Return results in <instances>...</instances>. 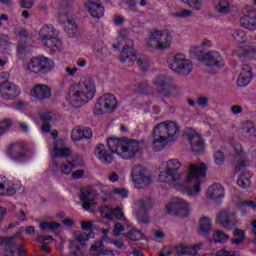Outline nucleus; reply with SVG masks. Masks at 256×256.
<instances>
[{
	"label": "nucleus",
	"instance_id": "obj_37",
	"mask_svg": "<svg viewBox=\"0 0 256 256\" xmlns=\"http://www.w3.org/2000/svg\"><path fill=\"white\" fill-rule=\"evenodd\" d=\"M233 238L231 239L230 243L232 245H243V243H245V237H246V233L245 230H241L239 228H235L232 232Z\"/></svg>",
	"mask_w": 256,
	"mask_h": 256
},
{
	"label": "nucleus",
	"instance_id": "obj_8",
	"mask_svg": "<svg viewBox=\"0 0 256 256\" xmlns=\"http://www.w3.org/2000/svg\"><path fill=\"white\" fill-rule=\"evenodd\" d=\"M59 36V31L51 24H45L40 28L39 38L41 39L43 45L52 49L53 51H59L61 49V40L57 38Z\"/></svg>",
	"mask_w": 256,
	"mask_h": 256
},
{
	"label": "nucleus",
	"instance_id": "obj_48",
	"mask_svg": "<svg viewBox=\"0 0 256 256\" xmlns=\"http://www.w3.org/2000/svg\"><path fill=\"white\" fill-rule=\"evenodd\" d=\"M136 63L141 71H147V69H149V60L143 55L136 56Z\"/></svg>",
	"mask_w": 256,
	"mask_h": 256
},
{
	"label": "nucleus",
	"instance_id": "obj_21",
	"mask_svg": "<svg viewBox=\"0 0 256 256\" xmlns=\"http://www.w3.org/2000/svg\"><path fill=\"white\" fill-rule=\"evenodd\" d=\"M187 137L190 143V147L194 153H201V151L205 149V140L203 139L201 133L195 130H191L187 134Z\"/></svg>",
	"mask_w": 256,
	"mask_h": 256
},
{
	"label": "nucleus",
	"instance_id": "obj_57",
	"mask_svg": "<svg viewBox=\"0 0 256 256\" xmlns=\"http://www.w3.org/2000/svg\"><path fill=\"white\" fill-rule=\"evenodd\" d=\"M80 227L82 231H87L88 233H93V223L90 221L81 222Z\"/></svg>",
	"mask_w": 256,
	"mask_h": 256
},
{
	"label": "nucleus",
	"instance_id": "obj_50",
	"mask_svg": "<svg viewBox=\"0 0 256 256\" xmlns=\"http://www.w3.org/2000/svg\"><path fill=\"white\" fill-rule=\"evenodd\" d=\"M125 214L123 213V208L116 207L112 209V214L110 215V221H114V219H123Z\"/></svg>",
	"mask_w": 256,
	"mask_h": 256
},
{
	"label": "nucleus",
	"instance_id": "obj_18",
	"mask_svg": "<svg viewBox=\"0 0 256 256\" xmlns=\"http://www.w3.org/2000/svg\"><path fill=\"white\" fill-rule=\"evenodd\" d=\"M19 189H21V183H15L6 177H0V195L3 197L15 195Z\"/></svg>",
	"mask_w": 256,
	"mask_h": 256
},
{
	"label": "nucleus",
	"instance_id": "obj_1",
	"mask_svg": "<svg viewBox=\"0 0 256 256\" xmlns=\"http://www.w3.org/2000/svg\"><path fill=\"white\" fill-rule=\"evenodd\" d=\"M181 167H183V164L176 158L163 162L159 167V182L165 183L169 187H176L178 191L185 193L188 197H197L201 193L203 179L207 177V164L192 163L187 166L185 183L193 185L190 187H183L179 184L181 177H183L179 172Z\"/></svg>",
	"mask_w": 256,
	"mask_h": 256
},
{
	"label": "nucleus",
	"instance_id": "obj_15",
	"mask_svg": "<svg viewBox=\"0 0 256 256\" xmlns=\"http://www.w3.org/2000/svg\"><path fill=\"white\" fill-rule=\"evenodd\" d=\"M153 85L162 97H173L177 93V88L171 85V79L167 76H157L153 80Z\"/></svg>",
	"mask_w": 256,
	"mask_h": 256
},
{
	"label": "nucleus",
	"instance_id": "obj_9",
	"mask_svg": "<svg viewBox=\"0 0 256 256\" xmlns=\"http://www.w3.org/2000/svg\"><path fill=\"white\" fill-rule=\"evenodd\" d=\"M52 69H55V63L44 56L32 58L26 66V71L35 75H47Z\"/></svg>",
	"mask_w": 256,
	"mask_h": 256
},
{
	"label": "nucleus",
	"instance_id": "obj_62",
	"mask_svg": "<svg viewBox=\"0 0 256 256\" xmlns=\"http://www.w3.org/2000/svg\"><path fill=\"white\" fill-rule=\"evenodd\" d=\"M199 107H207L209 105V98L208 97H199L197 100Z\"/></svg>",
	"mask_w": 256,
	"mask_h": 256
},
{
	"label": "nucleus",
	"instance_id": "obj_25",
	"mask_svg": "<svg viewBox=\"0 0 256 256\" xmlns=\"http://www.w3.org/2000/svg\"><path fill=\"white\" fill-rule=\"evenodd\" d=\"M201 249H203V243H198L192 246L187 244H179L175 247V252L177 255L197 256Z\"/></svg>",
	"mask_w": 256,
	"mask_h": 256
},
{
	"label": "nucleus",
	"instance_id": "obj_19",
	"mask_svg": "<svg viewBox=\"0 0 256 256\" xmlns=\"http://www.w3.org/2000/svg\"><path fill=\"white\" fill-rule=\"evenodd\" d=\"M71 153H73V151L70 147H67L65 145V140L59 139L54 144V149L52 150L51 158L52 161H55L57 157H60L61 159H68V157H71Z\"/></svg>",
	"mask_w": 256,
	"mask_h": 256
},
{
	"label": "nucleus",
	"instance_id": "obj_16",
	"mask_svg": "<svg viewBox=\"0 0 256 256\" xmlns=\"http://www.w3.org/2000/svg\"><path fill=\"white\" fill-rule=\"evenodd\" d=\"M72 237L73 239L69 241L68 247L81 251L83 247H87V241H89V239L95 238V233L73 232Z\"/></svg>",
	"mask_w": 256,
	"mask_h": 256
},
{
	"label": "nucleus",
	"instance_id": "obj_59",
	"mask_svg": "<svg viewBox=\"0 0 256 256\" xmlns=\"http://www.w3.org/2000/svg\"><path fill=\"white\" fill-rule=\"evenodd\" d=\"M9 83V73L2 72L0 73V88L7 85Z\"/></svg>",
	"mask_w": 256,
	"mask_h": 256
},
{
	"label": "nucleus",
	"instance_id": "obj_27",
	"mask_svg": "<svg viewBox=\"0 0 256 256\" xmlns=\"http://www.w3.org/2000/svg\"><path fill=\"white\" fill-rule=\"evenodd\" d=\"M0 91L3 93L2 99H5L6 101H11L16 97H19L21 93L19 87L11 82H8L7 84H4V86L0 87Z\"/></svg>",
	"mask_w": 256,
	"mask_h": 256
},
{
	"label": "nucleus",
	"instance_id": "obj_38",
	"mask_svg": "<svg viewBox=\"0 0 256 256\" xmlns=\"http://www.w3.org/2000/svg\"><path fill=\"white\" fill-rule=\"evenodd\" d=\"M205 53L206 52L201 45L191 46L189 50L190 57H192V59H197L198 61H201V63L203 62Z\"/></svg>",
	"mask_w": 256,
	"mask_h": 256
},
{
	"label": "nucleus",
	"instance_id": "obj_10",
	"mask_svg": "<svg viewBox=\"0 0 256 256\" xmlns=\"http://www.w3.org/2000/svg\"><path fill=\"white\" fill-rule=\"evenodd\" d=\"M166 211L169 215H175L176 217H189L191 213V203L181 197H173L166 205Z\"/></svg>",
	"mask_w": 256,
	"mask_h": 256
},
{
	"label": "nucleus",
	"instance_id": "obj_13",
	"mask_svg": "<svg viewBox=\"0 0 256 256\" xmlns=\"http://www.w3.org/2000/svg\"><path fill=\"white\" fill-rule=\"evenodd\" d=\"M117 109V98L111 94L101 96L94 106L95 115H105V113H113Z\"/></svg>",
	"mask_w": 256,
	"mask_h": 256
},
{
	"label": "nucleus",
	"instance_id": "obj_39",
	"mask_svg": "<svg viewBox=\"0 0 256 256\" xmlns=\"http://www.w3.org/2000/svg\"><path fill=\"white\" fill-rule=\"evenodd\" d=\"M214 9L217 13H220V15H229V13H231V3L227 0H218Z\"/></svg>",
	"mask_w": 256,
	"mask_h": 256
},
{
	"label": "nucleus",
	"instance_id": "obj_40",
	"mask_svg": "<svg viewBox=\"0 0 256 256\" xmlns=\"http://www.w3.org/2000/svg\"><path fill=\"white\" fill-rule=\"evenodd\" d=\"M251 177H253V174L249 171L242 172L237 180V185L239 187H242V189H247L249 185H251Z\"/></svg>",
	"mask_w": 256,
	"mask_h": 256
},
{
	"label": "nucleus",
	"instance_id": "obj_6",
	"mask_svg": "<svg viewBox=\"0 0 256 256\" xmlns=\"http://www.w3.org/2000/svg\"><path fill=\"white\" fill-rule=\"evenodd\" d=\"M58 19L65 25V31L73 36L77 33V24L75 23V10L73 9V0H61L58 8Z\"/></svg>",
	"mask_w": 256,
	"mask_h": 256
},
{
	"label": "nucleus",
	"instance_id": "obj_28",
	"mask_svg": "<svg viewBox=\"0 0 256 256\" xmlns=\"http://www.w3.org/2000/svg\"><path fill=\"white\" fill-rule=\"evenodd\" d=\"M80 201L83 202L82 209H84V211H89V209H91L94 205H97L95 202V194L87 188L81 190Z\"/></svg>",
	"mask_w": 256,
	"mask_h": 256
},
{
	"label": "nucleus",
	"instance_id": "obj_29",
	"mask_svg": "<svg viewBox=\"0 0 256 256\" xmlns=\"http://www.w3.org/2000/svg\"><path fill=\"white\" fill-rule=\"evenodd\" d=\"M92 137L93 131L91 128L75 126L71 131L72 141H83V139H91Z\"/></svg>",
	"mask_w": 256,
	"mask_h": 256
},
{
	"label": "nucleus",
	"instance_id": "obj_58",
	"mask_svg": "<svg viewBox=\"0 0 256 256\" xmlns=\"http://www.w3.org/2000/svg\"><path fill=\"white\" fill-rule=\"evenodd\" d=\"M23 9H31L35 5V0H19Z\"/></svg>",
	"mask_w": 256,
	"mask_h": 256
},
{
	"label": "nucleus",
	"instance_id": "obj_20",
	"mask_svg": "<svg viewBox=\"0 0 256 256\" xmlns=\"http://www.w3.org/2000/svg\"><path fill=\"white\" fill-rule=\"evenodd\" d=\"M30 95L36 101H47V99H51V87L45 84H36L31 88Z\"/></svg>",
	"mask_w": 256,
	"mask_h": 256
},
{
	"label": "nucleus",
	"instance_id": "obj_22",
	"mask_svg": "<svg viewBox=\"0 0 256 256\" xmlns=\"http://www.w3.org/2000/svg\"><path fill=\"white\" fill-rule=\"evenodd\" d=\"M84 7L94 19H101L105 15V7L97 2V0H86Z\"/></svg>",
	"mask_w": 256,
	"mask_h": 256
},
{
	"label": "nucleus",
	"instance_id": "obj_3",
	"mask_svg": "<svg viewBox=\"0 0 256 256\" xmlns=\"http://www.w3.org/2000/svg\"><path fill=\"white\" fill-rule=\"evenodd\" d=\"M107 143L111 153H116L122 159H135L145 149L144 140L110 138Z\"/></svg>",
	"mask_w": 256,
	"mask_h": 256
},
{
	"label": "nucleus",
	"instance_id": "obj_55",
	"mask_svg": "<svg viewBox=\"0 0 256 256\" xmlns=\"http://www.w3.org/2000/svg\"><path fill=\"white\" fill-rule=\"evenodd\" d=\"M216 256H241L239 252L236 251H229L225 248H222L216 253Z\"/></svg>",
	"mask_w": 256,
	"mask_h": 256
},
{
	"label": "nucleus",
	"instance_id": "obj_2",
	"mask_svg": "<svg viewBox=\"0 0 256 256\" xmlns=\"http://www.w3.org/2000/svg\"><path fill=\"white\" fill-rule=\"evenodd\" d=\"M179 124L175 121H164L158 123L152 131V149L153 151H163L167 144L175 141L179 137Z\"/></svg>",
	"mask_w": 256,
	"mask_h": 256
},
{
	"label": "nucleus",
	"instance_id": "obj_14",
	"mask_svg": "<svg viewBox=\"0 0 256 256\" xmlns=\"http://www.w3.org/2000/svg\"><path fill=\"white\" fill-rule=\"evenodd\" d=\"M132 181L136 189H145V187L151 185L152 179L147 170L143 166L137 165L132 167Z\"/></svg>",
	"mask_w": 256,
	"mask_h": 256
},
{
	"label": "nucleus",
	"instance_id": "obj_63",
	"mask_svg": "<svg viewBox=\"0 0 256 256\" xmlns=\"http://www.w3.org/2000/svg\"><path fill=\"white\" fill-rule=\"evenodd\" d=\"M18 127L22 133H29V124L26 122H18Z\"/></svg>",
	"mask_w": 256,
	"mask_h": 256
},
{
	"label": "nucleus",
	"instance_id": "obj_35",
	"mask_svg": "<svg viewBox=\"0 0 256 256\" xmlns=\"http://www.w3.org/2000/svg\"><path fill=\"white\" fill-rule=\"evenodd\" d=\"M234 151H235L236 155H238L234 158V161L237 162L235 164V171H241V169L247 167V162H245V160H243V158H241V151H242L241 144H239V143L235 144Z\"/></svg>",
	"mask_w": 256,
	"mask_h": 256
},
{
	"label": "nucleus",
	"instance_id": "obj_34",
	"mask_svg": "<svg viewBox=\"0 0 256 256\" xmlns=\"http://www.w3.org/2000/svg\"><path fill=\"white\" fill-rule=\"evenodd\" d=\"M240 25L243 29L256 31V12H250L240 18Z\"/></svg>",
	"mask_w": 256,
	"mask_h": 256
},
{
	"label": "nucleus",
	"instance_id": "obj_26",
	"mask_svg": "<svg viewBox=\"0 0 256 256\" xmlns=\"http://www.w3.org/2000/svg\"><path fill=\"white\" fill-rule=\"evenodd\" d=\"M253 79V68L248 64L242 66L241 72L237 79L238 87H247Z\"/></svg>",
	"mask_w": 256,
	"mask_h": 256
},
{
	"label": "nucleus",
	"instance_id": "obj_42",
	"mask_svg": "<svg viewBox=\"0 0 256 256\" xmlns=\"http://www.w3.org/2000/svg\"><path fill=\"white\" fill-rule=\"evenodd\" d=\"M171 17H174V19H189V17H193V10L183 8L171 13Z\"/></svg>",
	"mask_w": 256,
	"mask_h": 256
},
{
	"label": "nucleus",
	"instance_id": "obj_43",
	"mask_svg": "<svg viewBox=\"0 0 256 256\" xmlns=\"http://www.w3.org/2000/svg\"><path fill=\"white\" fill-rule=\"evenodd\" d=\"M0 48L5 51V53H9L11 51V42L9 35L0 34Z\"/></svg>",
	"mask_w": 256,
	"mask_h": 256
},
{
	"label": "nucleus",
	"instance_id": "obj_45",
	"mask_svg": "<svg viewBox=\"0 0 256 256\" xmlns=\"http://www.w3.org/2000/svg\"><path fill=\"white\" fill-rule=\"evenodd\" d=\"M232 37L236 41V43H239L240 45H243V43H247V34L243 30L234 31Z\"/></svg>",
	"mask_w": 256,
	"mask_h": 256
},
{
	"label": "nucleus",
	"instance_id": "obj_52",
	"mask_svg": "<svg viewBox=\"0 0 256 256\" xmlns=\"http://www.w3.org/2000/svg\"><path fill=\"white\" fill-rule=\"evenodd\" d=\"M186 5H188V7H191V9H195V11H201V8L203 7V1L188 0V3Z\"/></svg>",
	"mask_w": 256,
	"mask_h": 256
},
{
	"label": "nucleus",
	"instance_id": "obj_32",
	"mask_svg": "<svg viewBox=\"0 0 256 256\" xmlns=\"http://www.w3.org/2000/svg\"><path fill=\"white\" fill-rule=\"evenodd\" d=\"M140 210L135 212V218L138 221L139 225H149L151 223V218L147 213V204L144 200L139 201Z\"/></svg>",
	"mask_w": 256,
	"mask_h": 256
},
{
	"label": "nucleus",
	"instance_id": "obj_54",
	"mask_svg": "<svg viewBox=\"0 0 256 256\" xmlns=\"http://www.w3.org/2000/svg\"><path fill=\"white\" fill-rule=\"evenodd\" d=\"M112 212H113V208H111L109 206L100 207V213H101L102 217H104L105 219L111 220Z\"/></svg>",
	"mask_w": 256,
	"mask_h": 256
},
{
	"label": "nucleus",
	"instance_id": "obj_60",
	"mask_svg": "<svg viewBox=\"0 0 256 256\" xmlns=\"http://www.w3.org/2000/svg\"><path fill=\"white\" fill-rule=\"evenodd\" d=\"M122 231H125V226H123V224L121 223H116L114 225V232H113V235L115 237H119V235H121V232Z\"/></svg>",
	"mask_w": 256,
	"mask_h": 256
},
{
	"label": "nucleus",
	"instance_id": "obj_64",
	"mask_svg": "<svg viewBox=\"0 0 256 256\" xmlns=\"http://www.w3.org/2000/svg\"><path fill=\"white\" fill-rule=\"evenodd\" d=\"M249 207L250 209H256V204L253 201H243L241 203V208Z\"/></svg>",
	"mask_w": 256,
	"mask_h": 256
},
{
	"label": "nucleus",
	"instance_id": "obj_56",
	"mask_svg": "<svg viewBox=\"0 0 256 256\" xmlns=\"http://www.w3.org/2000/svg\"><path fill=\"white\" fill-rule=\"evenodd\" d=\"M72 165L75 167H83V157L79 154H76L72 157Z\"/></svg>",
	"mask_w": 256,
	"mask_h": 256
},
{
	"label": "nucleus",
	"instance_id": "obj_11",
	"mask_svg": "<svg viewBox=\"0 0 256 256\" xmlns=\"http://www.w3.org/2000/svg\"><path fill=\"white\" fill-rule=\"evenodd\" d=\"M169 67L171 71L178 75H190L193 71V63L185 57V54L178 53L170 61Z\"/></svg>",
	"mask_w": 256,
	"mask_h": 256
},
{
	"label": "nucleus",
	"instance_id": "obj_47",
	"mask_svg": "<svg viewBox=\"0 0 256 256\" xmlns=\"http://www.w3.org/2000/svg\"><path fill=\"white\" fill-rule=\"evenodd\" d=\"M11 125H13V121L9 118L0 121V137H3L11 129Z\"/></svg>",
	"mask_w": 256,
	"mask_h": 256
},
{
	"label": "nucleus",
	"instance_id": "obj_36",
	"mask_svg": "<svg viewBox=\"0 0 256 256\" xmlns=\"http://www.w3.org/2000/svg\"><path fill=\"white\" fill-rule=\"evenodd\" d=\"M213 227V224L211 222V218L207 216H203L199 220V231L200 235H209L211 233V229Z\"/></svg>",
	"mask_w": 256,
	"mask_h": 256
},
{
	"label": "nucleus",
	"instance_id": "obj_51",
	"mask_svg": "<svg viewBox=\"0 0 256 256\" xmlns=\"http://www.w3.org/2000/svg\"><path fill=\"white\" fill-rule=\"evenodd\" d=\"M215 165H223L225 163V154L222 151H216L213 155Z\"/></svg>",
	"mask_w": 256,
	"mask_h": 256
},
{
	"label": "nucleus",
	"instance_id": "obj_17",
	"mask_svg": "<svg viewBox=\"0 0 256 256\" xmlns=\"http://www.w3.org/2000/svg\"><path fill=\"white\" fill-rule=\"evenodd\" d=\"M203 65L205 67L216 69H223L225 67V60L223 59V56L215 50H209L205 53L204 58L202 60Z\"/></svg>",
	"mask_w": 256,
	"mask_h": 256
},
{
	"label": "nucleus",
	"instance_id": "obj_44",
	"mask_svg": "<svg viewBox=\"0 0 256 256\" xmlns=\"http://www.w3.org/2000/svg\"><path fill=\"white\" fill-rule=\"evenodd\" d=\"M213 239L215 243H227L229 241V235L222 230H215L213 232Z\"/></svg>",
	"mask_w": 256,
	"mask_h": 256
},
{
	"label": "nucleus",
	"instance_id": "obj_49",
	"mask_svg": "<svg viewBox=\"0 0 256 256\" xmlns=\"http://www.w3.org/2000/svg\"><path fill=\"white\" fill-rule=\"evenodd\" d=\"M136 92L140 93V95H149V93L151 92V86L149 85V83H142L139 84L138 86H136Z\"/></svg>",
	"mask_w": 256,
	"mask_h": 256
},
{
	"label": "nucleus",
	"instance_id": "obj_46",
	"mask_svg": "<svg viewBox=\"0 0 256 256\" xmlns=\"http://www.w3.org/2000/svg\"><path fill=\"white\" fill-rule=\"evenodd\" d=\"M128 239L131 241H141L145 237V234L138 229H132L127 233Z\"/></svg>",
	"mask_w": 256,
	"mask_h": 256
},
{
	"label": "nucleus",
	"instance_id": "obj_7",
	"mask_svg": "<svg viewBox=\"0 0 256 256\" xmlns=\"http://www.w3.org/2000/svg\"><path fill=\"white\" fill-rule=\"evenodd\" d=\"M128 37V29H122L119 31L120 43H125L120 53V63L126 65V67H131L133 65V58L137 57V52L135 51V48H133V40L129 39Z\"/></svg>",
	"mask_w": 256,
	"mask_h": 256
},
{
	"label": "nucleus",
	"instance_id": "obj_12",
	"mask_svg": "<svg viewBox=\"0 0 256 256\" xmlns=\"http://www.w3.org/2000/svg\"><path fill=\"white\" fill-rule=\"evenodd\" d=\"M216 223L223 227V229H227V231L233 230V227H237V225H241V220L237 219V215L235 211L227 208L220 211L216 217Z\"/></svg>",
	"mask_w": 256,
	"mask_h": 256
},
{
	"label": "nucleus",
	"instance_id": "obj_53",
	"mask_svg": "<svg viewBox=\"0 0 256 256\" xmlns=\"http://www.w3.org/2000/svg\"><path fill=\"white\" fill-rule=\"evenodd\" d=\"M113 193L121 199H127L129 197V191L126 188H114Z\"/></svg>",
	"mask_w": 256,
	"mask_h": 256
},
{
	"label": "nucleus",
	"instance_id": "obj_30",
	"mask_svg": "<svg viewBox=\"0 0 256 256\" xmlns=\"http://www.w3.org/2000/svg\"><path fill=\"white\" fill-rule=\"evenodd\" d=\"M206 197L213 201H221L225 199V188L221 184H213L208 187Z\"/></svg>",
	"mask_w": 256,
	"mask_h": 256
},
{
	"label": "nucleus",
	"instance_id": "obj_61",
	"mask_svg": "<svg viewBox=\"0 0 256 256\" xmlns=\"http://www.w3.org/2000/svg\"><path fill=\"white\" fill-rule=\"evenodd\" d=\"M40 119L43 121H51L53 119V116H51V112L44 110L40 113Z\"/></svg>",
	"mask_w": 256,
	"mask_h": 256
},
{
	"label": "nucleus",
	"instance_id": "obj_31",
	"mask_svg": "<svg viewBox=\"0 0 256 256\" xmlns=\"http://www.w3.org/2000/svg\"><path fill=\"white\" fill-rule=\"evenodd\" d=\"M95 157H97L101 163H104V165L113 163V155H111V152H109L103 144L96 146Z\"/></svg>",
	"mask_w": 256,
	"mask_h": 256
},
{
	"label": "nucleus",
	"instance_id": "obj_24",
	"mask_svg": "<svg viewBox=\"0 0 256 256\" xmlns=\"http://www.w3.org/2000/svg\"><path fill=\"white\" fill-rule=\"evenodd\" d=\"M234 53L239 57H247L248 61H256V43L250 42L246 46H239Z\"/></svg>",
	"mask_w": 256,
	"mask_h": 256
},
{
	"label": "nucleus",
	"instance_id": "obj_4",
	"mask_svg": "<svg viewBox=\"0 0 256 256\" xmlns=\"http://www.w3.org/2000/svg\"><path fill=\"white\" fill-rule=\"evenodd\" d=\"M95 91V80L89 76L83 77L75 88L70 91L67 101L74 107H81V105L93 100Z\"/></svg>",
	"mask_w": 256,
	"mask_h": 256
},
{
	"label": "nucleus",
	"instance_id": "obj_23",
	"mask_svg": "<svg viewBox=\"0 0 256 256\" xmlns=\"http://www.w3.org/2000/svg\"><path fill=\"white\" fill-rule=\"evenodd\" d=\"M50 168L53 175L59 177V175H71V172L75 169V165L69 161L59 164L57 161L53 160Z\"/></svg>",
	"mask_w": 256,
	"mask_h": 256
},
{
	"label": "nucleus",
	"instance_id": "obj_41",
	"mask_svg": "<svg viewBox=\"0 0 256 256\" xmlns=\"http://www.w3.org/2000/svg\"><path fill=\"white\" fill-rule=\"evenodd\" d=\"M16 238V236L13 237H6V238H1L0 239V246L1 245H5L8 250L5 251L3 256H14L15 255V251L13 250V247L15 245V243L13 242V240Z\"/></svg>",
	"mask_w": 256,
	"mask_h": 256
},
{
	"label": "nucleus",
	"instance_id": "obj_5",
	"mask_svg": "<svg viewBox=\"0 0 256 256\" xmlns=\"http://www.w3.org/2000/svg\"><path fill=\"white\" fill-rule=\"evenodd\" d=\"M173 45V32L167 29H153L146 40V48L149 51H167Z\"/></svg>",
	"mask_w": 256,
	"mask_h": 256
},
{
	"label": "nucleus",
	"instance_id": "obj_33",
	"mask_svg": "<svg viewBox=\"0 0 256 256\" xmlns=\"http://www.w3.org/2000/svg\"><path fill=\"white\" fill-rule=\"evenodd\" d=\"M90 255L92 256H115L113 250L103 249V240L94 242L90 247Z\"/></svg>",
	"mask_w": 256,
	"mask_h": 256
}]
</instances>
